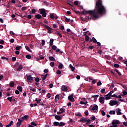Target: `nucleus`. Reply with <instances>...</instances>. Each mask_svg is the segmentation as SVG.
Instances as JSON below:
<instances>
[{"mask_svg": "<svg viewBox=\"0 0 127 127\" xmlns=\"http://www.w3.org/2000/svg\"><path fill=\"white\" fill-rule=\"evenodd\" d=\"M107 10L105 6L103 5V0H97L95 4L94 10H90L88 11H82V14L87 13L94 18H99L100 15L106 14Z\"/></svg>", "mask_w": 127, "mask_h": 127, "instance_id": "1", "label": "nucleus"}, {"mask_svg": "<svg viewBox=\"0 0 127 127\" xmlns=\"http://www.w3.org/2000/svg\"><path fill=\"white\" fill-rule=\"evenodd\" d=\"M39 11H40V14H42L43 17H46V15H47V13L46 12V10H45V9H39Z\"/></svg>", "mask_w": 127, "mask_h": 127, "instance_id": "2", "label": "nucleus"}, {"mask_svg": "<svg viewBox=\"0 0 127 127\" xmlns=\"http://www.w3.org/2000/svg\"><path fill=\"white\" fill-rule=\"evenodd\" d=\"M110 106H115V105H117V106H119V102L116 101V100H111L110 101V103H109Z\"/></svg>", "mask_w": 127, "mask_h": 127, "instance_id": "3", "label": "nucleus"}, {"mask_svg": "<svg viewBox=\"0 0 127 127\" xmlns=\"http://www.w3.org/2000/svg\"><path fill=\"white\" fill-rule=\"evenodd\" d=\"M43 26L45 27L48 30V33L51 34L52 33V32L51 30H52V28L51 27H49V26L47 25L46 24H43Z\"/></svg>", "mask_w": 127, "mask_h": 127, "instance_id": "4", "label": "nucleus"}, {"mask_svg": "<svg viewBox=\"0 0 127 127\" xmlns=\"http://www.w3.org/2000/svg\"><path fill=\"white\" fill-rule=\"evenodd\" d=\"M27 82L31 83L33 81V77L31 76V75L26 74Z\"/></svg>", "mask_w": 127, "mask_h": 127, "instance_id": "5", "label": "nucleus"}, {"mask_svg": "<svg viewBox=\"0 0 127 127\" xmlns=\"http://www.w3.org/2000/svg\"><path fill=\"white\" fill-rule=\"evenodd\" d=\"M68 99L70 102H75V99H74V94L72 93L70 95L68 96Z\"/></svg>", "mask_w": 127, "mask_h": 127, "instance_id": "6", "label": "nucleus"}, {"mask_svg": "<svg viewBox=\"0 0 127 127\" xmlns=\"http://www.w3.org/2000/svg\"><path fill=\"white\" fill-rule=\"evenodd\" d=\"M112 125H121V123L119 120H114L112 122Z\"/></svg>", "mask_w": 127, "mask_h": 127, "instance_id": "7", "label": "nucleus"}, {"mask_svg": "<svg viewBox=\"0 0 127 127\" xmlns=\"http://www.w3.org/2000/svg\"><path fill=\"white\" fill-rule=\"evenodd\" d=\"M99 101L101 104H104L105 103V97H101L99 98Z\"/></svg>", "mask_w": 127, "mask_h": 127, "instance_id": "8", "label": "nucleus"}, {"mask_svg": "<svg viewBox=\"0 0 127 127\" xmlns=\"http://www.w3.org/2000/svg\"><path fill=\"white\" fill-rule=\"evenodd\" d=\"M18 122L16 123V127H19L21 126V123H22V120H20V119H18Z\"/></svg>", "mask_w": 127, "mask_h": 127, "instance_id": "9", "label": "nucleus"}, {"mask_svg": "<svg viewBox=\"0 0 127 127\" xmlns=\"http://www.w3.org/2000/svg\"><path fill=\"white\" fill-rule=\"evenodd\" d=\"M84 36L85 37V41L86 42H88V41H89V39H90V37H89V36H88V35H87V32H84Z\"/></svg>", "mask_w": 127, "mask_h": 127, "instance_id": "10", "label": "nucleus"}, {"mask_svg": "<svg viewBox=\"0 0 127 127\" xmlns=\"http://www.w3.org/2000/svg\"><path fill=\"white\" fill-rule=\"evenodd\" d=\"M55 116V119H56V120H57V121H61V116H59L58 115H53V117Z\"/></svg>", "mask_w": 127, "mask_h": 127, "instance_id": "11", "label": "nucleus"}, {"mask_svg": "<svg viewBox=\"0 0 127 127\" xmlns=\"http://www.w3.org/2000/svg\"><path fill=\"white\" fill-rule=\"evenodd\" d=\"M35 18H37V19H40L42 18V15H40V14H37L35 15Z\"/></svg>", "mask_w": 127, "mask_h": 127, "instance_id": "12", "label": "nucleus"}, {"mask_svg": "<svg viewBox=\"0 0 127 127\" xmlns=\"http://www.w3.org/2000/svg\"><path fill=\"white\" fill-rule=\"evenodd\" d=\"M61 90L62 91H65V92H67L68 91V88H67V87L65 86L64 85H63L62 86Z\"/></svg>", "mask_w": 127, "mask_h": 127, "instance_id": "13", "label": "nucleus"}, {"mask_svg": "<svg viewBox=\"0 0 127 127\" xmlns=\"http://www.w3.org/2000/svg\"><path fill=\"white\" fill-rule=\"evenodd\" d=\"M89 19H91V18H90V17L86 16L85 18H82V20L83 21H86V22H87V21H89Z\"/></svg>", "mask_w": 127, "mask_h": 127, "instance_id": "14", "label": "nucleus"}, {"mask_svg": "<svg viewBox=\"0 0 127 127\" xmlns=\"http://www.w3.org/2000/svg\"><path fill=\"white\" fill-rule=\"evenodd\" d=\"M122 110H121V109L120 108H118V111H116L117 113V115L121 116V115H122Z\"/></svg>", "mask_w": 127, "mask_h": 127, "instance_id": "15", "label": "nucleus"}, {"mask_svg": "<svg viewBox=\"0 0 127 127\" xmlns=\"http://www.w3.org/2000/svg\"><path fill=\"white\" fill-rule=\"evenodd\" d=\"M99 108L98 107V105H94V106L92 108L93 111H98Z\"/></svg>", "mask_w": 127, "mask_h": 127, "instance_id": "16", "label": "nucleus"}, {"mask_svg": "<svg viewBox=\"0 0 127 127\" xmlns=\"http://www.w3.org/2000/svg\"><path fill=\"white\" fill-rule=\"evenodd\" d=\"M79 122L80 123H84L87 122V118H82L80 120H79Z\"/></svg>", "mask_w": 127, "mask_h": 127, "instance_id": "17", "label": "nucleus"}, {"mask_svg": "<svg viewBox=\"0 0 127 127\" xmlns=\"http://www.w3.org/2000/svg\"><path fill=\"white\" fill-rule=\"evenodd\" d=\"M105 99L107 100H110L111 99V95L109 94H107L105 96Z\"/></svg>", "mask_w": 127, "mask_h": 127, "instance_id": "18", "label": "nucleus"}, {"mask_svg": "<svg viewBox=\"0 0 127 127\" xmlns=\"http://www.w3.org/2000/svg\"><path fill=\"white\" fill-rule=\"evenodd\" d=\"M29 116L28 115H25L24 117H22L21 118V120H22V121H24V120H27V119H28V117Z\"/></svg>", "mask_w": 127, "mask_h": 127, "instance_id": "19", "label": "nucleus"}, {"mask_svg": "<svg viewBox=\"0 0 127 127\" xmlns=\"http://www.w3.org/2000/svg\"><path fill=\"white\" fill-rule=\"evenodd\" d=\"M59 95H56L55 97V103H57L58 101H59Z\"/></svg>", "mask_w": 127, "mask_h": 127, "instance_id": "20", "label": "nucleus"}, {"mask_svg": "<svg viewBox=\"0 0 127 127\" xmlns=\"http://www.w3.org/2000/svg\"><path fill=\"white\" fill-rule=\"evenodd\" d=\"M23 69V67H22V65H20L18 66V68L16 69L17 71H20V70H22Z\"/></svg>", "mask_w": 127, "mask_h": 127, "instance_id": "21", "label": "nucleus"}, {"mask_svg": "<svg viewBox=\"0 0 127 127\" xmlns=\"http://www.w3.org/2000/svg\"><path fill=\"white\" fill-rule=\"evenodd\" d=\"M49 60H50V61H56L55 58L52 56L49 57Z\"/></svg>", "mask_w": 127, "mask_h": 127, "instance_id": "22", "label": "nucleus"}, {"mask_svg": "<svg viewBox=\"0 0 127 127\" xmlns=\"http://www.w3.org/2000/svg\"><path fill=\"white\" fill-rule=\"evenodd\" d=\"M53 42H54V39H52L50 40V46H52V45H53Z\"/></svg>", "mask_w": 127, "mask_h": 127, "instance_id": "23", "label": "nucleus"}, {"mask_svg": "<svg viewBox=\"0 0 127 127\" xmlns=\"http://www.w3.org/2000/svg\"><path fill=\"white\" fill-rule=\"evenodd\" d=\"M50 17L51 18V19H54L55 16H54V13H51L50 14Z\"/></svg>", "mask_w": 127, "mask_h": 127, "instance_id": "24", "label": "nucleus"}, {"mask_svg": "<svg viewBox=\"0 0 127 127\" xmlns=\"http://www.w3.org/2000/svg\"><path fill=\"white\" fill-rule=\"evenodd\" d=\"M41 99H38V98H36L35 99V101L37 102V104H40V102H41Z\"/></svg>", "mask_w": 127, "mask_h": 127, "instance_id": "25", "label": "nucleus"}, {"mask_svg": "<svg viewBox=\"0 0 127 127\" xmlns=\"http://www.w3.org/2000/svg\"><path fill=\"white\" fill-rule=\"evenodd\" d=\"M65 124L64 122H60V123H59V127H64V126H65Z\"/></svg>", "mask_w": 127, "mask_h": 127, "instance_id": "26", "label": "nucleus"}, {"mask_svg": "<svg viewBox=\"0 0 127 127\" xmlns=\"http://www.w3.org/2000/svg\"><path fill=\"white\" fill-rule=\"evenodd\" d=\"M54 125L55 127H59V122H54Z\"/></svg>", "mask_w": 127, "mask_h": 127, "instance_id": "27", "label": "nucleus"}, {"mask_svg": "<svg viewBox=\"0 0 127 127\" xmlns=\"http://www.w3.org/2000/svg\"><path fill=\"white\" fill-rule=\"evenodd\" d=\"M69 68H70L71 71H74L75 70V67H74L71 64H69Z\"/></svg>", "mask_w": 127, "mask_h": 127, "instance_id": "28", "label": "nucleus"}, {"mask_svg": "<svg viewBox=\"0 0 127 127\" xmlns=\"http://www.w3.org/2000/svg\"><path fill=\"white\" fill-rule=\"evenodd\" d=\"M47 76H48V73L44 75V76L42 77V80L44 81V80H45V79H46V77H47Z\"/></svg>", "mask_w": 127, "mask_h": 127, "instance_id": "29", "label": "nucleus"}, {"mask_svg": "<svg viewBox=\"0 0 127 127\" xmlns=\"http://www.w3.org/2000/svg\"><path fill=\"white\" fill-rule=\"evenodd\" d=\"M58 68L60 69H62V68H63V64L61 63H60V64L58 66Z\"/></svg>", "mask_w": 127, "mask_h": 127, "instance_id": "30", "label": "nucleus"}, {"mask_svg": "<svg viewBox=\"0 0 127 127\" xmlns=\"http://www.w3.org/2000/svg\"><path fill=\"white\" fill-rule=\"evenodd\" d=\"M104 58H105V59H107V60H110V59H111V57L108 55H105L104 56Z\"/></svg>", "mask_w": 127, "mask_h": 127, "instance_id": "31", "label": "nucleus"}, {"mask_svg": "<svg viewBox=\"0 0 127 127\" xmlns=\"http://www.w3.org/2000/svg\"><path fill=\"white\" fill-rule=\"evenodd\" d=\"M110 115H116V111H111L109 112Z\"/></svg>", "mask_w": 127, "mask_h": 127, "instance_id": "32", "label": "nucleus"}, {"mask_svg": "<svg viewBox=\"0 0 127 127\" xmlns=\"http://www.w3.org/2000/svg\"><path fill=\"white\" fill-rule=\"evenodd\" d=\"M21 48V46H17L15 48V50L18 51V50H20Z\"/></svg>", "mask_w": 127, "mask_h": 127, "instance_id": "33", "label": "nucleus"}, {"mask_svg": "<svg viewBox=\"0 0 127 127\" xmlns=\"http://www.w3.org/2000/svg\"><path fill=\"white\" fill-rule=\"evenodd\" d=\"M80 104L81 105H87V104H88V101H86V102H84L83 101H80Z\"/></svg>", "mask_w": 127, "mask_h": 127, "instance_id": "34", "label": "nucleus"}, {"mask_svg": "<svg viewBox=\"0 0 127 127\" xmlns=\"http://www.w3.org/2000/svg\"><path fill=\"white\" fill-rule=\"evenodd\" d=\"M1 59H2V60H5V61H8V58L4 57H1Z\"/></svg>", "mask_w": 127, "mask_h": 127, "instance_id": "35", "label": "nucleus"}, {"mask_svg": "<svg viewBox=\"0 0 127 127\" xmlns=\"http://www.w3.org/2000/svg\"><path fill=\"white\" fill-rule=\"evenodd\" d=\"M25 49H26V50H27V51H29V52H31V50H30L28 46H25Z\"/></svg>", "mask_w": 127, "mask_h": 127, "instance_id": "36", "label": "nucleus"}, {"mask_svg": "<svg viewBox=\"0 0 127 127\" xmlns=\"http://www.w3.org/2000/svg\"><path fill=\"white\" fill-rule=\"evenodd\" d=\"M75 115L76 117H82V114H81V113H80V112L77 113H75Z\"/></svg>", "mask_w": 127, "mask_h": 127, "instance_id": "37", "label": "nucleus"}, {"mask_svg": "<svg viewBox=\"0 0 127 127\" xmlns=\"http://www.w3.org/2000/svg\"><path fill=\"white\" fill-rule=\"evenodd\" d=\"M52 49H53V50H56L57 49V47L55 45H54L52 46Z\"/></svg>", "mask_w": 127, "mask_h": 127, "instance_id": "38", "label": "nucleus"}, {"mask_svg": "<svg viewBox=\"0 0 127 127\" xmlns=\"http://www.w3.org/2000/svg\"><path fill=\"white\" fill-rule=\"evenodd\" d=\"M31 126H34V127H36V126H37V124H36V123H35L34 122H31Z\"/></svg>", "mask_w": 127, "mask_h": 127, "instance_id": "39", "label": "nucleus"}, {"mask_svg": "<svg viewBox=\"0 0 127 127\" xmlns=\"http://www.w3.org/2000/svg\"><path fill=\"white\" fill-rule=\"evenodd\" d=\"M14 86V82L10 83V87H11V88H13Z\"/></svg>", "mask_w": 127, "mask_h": 127, "instance_id": "40", "label": "nucleus"}, {"mask_svg": "<svg viewBox=\"0 0 127 127\" xmlns=\"http://www.w3.org/2000/svg\"><path fill=\"white\" fill-rule=\"evenodd\" d=\"M7 100L9 102H12V97L7 98Z\"/></svg>", "mask_w": 127, "mask_h": 127, "instance_id": "41", "label": "nucleus"}, {"mask_svg": "<svg viewBox=\"0 0 127 127\" xmlns=\"http://www.w3.org/2000/svg\"><path fill=\"white\" fill-rule=\"evenodd\" d=\"M105 91H106V89L105 88H102L100 92L102 93V94H105Z\"/></svg>", "mask_w": 127, "mask_h": 127, "instance_id": "42", "label": "nucleus"}, {"mask_svg": "<svg viewBox=\"0 0 127 127\" xmlns=\"http://www.w3.org/2000/svg\"><path fill=\"white\" fill-rule=\"evenodd\" d=\"M26 58H27V59H31V56L29 55H27L26 56Z\"/></svg>", "mask_w": 127, "mask_h": 127, "instance_id": "43", "label": "nucleus"}, {"mask_svg": "<svg viewBox=\"0 0 127 127\" xmlns=\"http://www.w3.org/2000/svg\"><path fill=\"white\" fill-rule=\"evenodd\" d=\"M122 94H123V96H127V91H123L122 92Z\"/></svg>", "mask_w": 127, "mask_h": 127, "instance_id": "44", "label": "nucleus"}, {"mask_svg": "<svg viewBox=\"0 0 127 127\" xmlns=\"http://www.w3.org/2000/svg\"><path fill=\"white\" fill-rule=\"evenodd\" d=\"M92 41L94 43H97V40L96 39V38H95V37L92 38Z\"/></svg>", "mask_w": 127, "mask_h": 127, "instance_id": "45", "label": "nucleus"}, {"mask_svg": "<svg viewBox=\"0 0 127 127\" xmlns=\"http://www.w3.org/2000/svg\"><path fill=\"white\" fill-rule=\"evenodd\" d=\"M60 111H61V113H62V114H63V113H65V110H64L63 108H61L60 109Z\"/></svg>", "mask_w": 127, "mask_h": 127, "instance_id": "46", "label": "nucleus"}, {"mask_svg": "<svg viewBox=\"0 0 127 127\" xmlns=\"http://www.w3.org/2000/svg\"><path fill=\"white\" fill-rule=\"evenodd\" d=\"M54 65H55L54 62H52L50 63V66H51V67H54Z\"/></svg>", "mask_w": 127, "mask_h": 127, "instance_id": "47", "label": "nucleus"}, {"mask_svg": "<svg viewBox=\"0 0 127 127\" xmlns=\"http://www.w3.org/2000/svg\"><path fill=\"white\" fill-rule=\"evenodd\" d=\"M93 48H95V47L93 46H91L88 47V49H90V50H93Z\"/></svg>", "mask_w": 127, "mask_h": 127, "instance_id": "48", "label": "nucleus"}, {"mask_svg": "<svg viewBox=\"0 0 127 127\" xmlns=\"http://www.w3.org/2000/svg\"><path fill=\"white\" fill-rule=\"evenodd\" d=\"M98 97H99V95H93L91 96L90 99H93V98H98Z\"/></svg>", "mask_w": 127, "mask_h": 127, "instance_id": "49", "label": "nucleus"}, {"mask_svg": "<svg viewBox=\"0 0 127 127\" xmlns=\"http://www.w3.org/2000/svg\"><path fill=\"white\" fill-rule=\"evenodd\" d=\"M65 20L66 22H70V19L67 18V17H65Z\"/></svg>", "mask_w": 127, "mask_h": 127, "instance_id": "50", "label": "nucleus"}, {"mask_svg": "<svg viewBox=\"0 0 127 127\" xmlns=\"http://www.w3.org/2000/svg\"><path fill=\"white\" fill-rule=\"evenodd\" d=\"M74 4H75V5H78V4H79V1H74Z\"/></svg>", "mask_w": 127, "mask_h": 127, "instance_id": "51", "label": "nucleus"}, {"mask_svg": "<svg viewBox=\"0 0 127 127\" xmlns=\"http://www.w3.org/2000/svg\"><path fill=\"white\" fill-rule=\"evenodd\" d=\"M111 97H112V98H118V95H116V94H113V95H111Z\"/></svg>", "mask_w": 127, "mask_h": 127, "instance_id": "52", "label": "nucleus"}, {"mask_svg": "<svg viewBox=\"0 0 127 127\" xmlns=\"http://www.w3.org/2000/svg\"><path fill=\"white\" fill-rule=\"evenodd\" d=\"M114 67L115 68H119V67H120V64H114Z\"/></svg>", "mask_w": 127, "mask_h": 127, "instance_id": "53", "label": "nucleus"}, {"mask_svg": "<svg viewBox=\"0 0 127 127\" xmlns=\"http://www.w3.org/2000/svg\"><path fill=\"white\" fill-rule=\"evenodd\" d=\"M101 114L102 116H106V113L105 111H104V110L101 111Z\"/></svg>", "mask_w": 127, "mask_h": 127, "instance_id": "54", "label": "nucleus"}, {"mask_svg": "<svg viewBox=\"0 0 127 127\" xmlns=\"http://www.w3.org/2000/svg\"><path fill=\"white\" fill-rule=\"evenodd\" d=\"M57 35H59L60 36V37H62V34H61V33H60V32H57Z\"/></svg>", "mask_w": 127, "mask_h": 127, "instance_id": "55", "label": "nucleus"}, {"mask_svg": "<svg viewBox=\"0 0 127 127\" xmlns=\"http://www.w3.org/2000/svg\"><path fill=\"white\" fill-rule=\"evenodd\" d=\"M85 115L86 117H88V115H89V113L88 112V110L85 111Z\"/></svg>", "mask_w": 127, "mask_h": 127, "instance_id": "56", "label": "nucleus"}, {"mask_svg": "<svg viewBox=\"0 0 127 127\" xmlns=\"http://www.w3.org/2000/svg\"><path fill=\"white\" fill-rule=\"evenodd\" d=\"M16 61V57H12V61H13V62H14L15 61Z\"/></svg>", "mask_w": 127, "mask_h": 127, "instance_id": "57", "label": "nucleus"}, {"mask_svg": "<svg viewBox=\"0 0 127 127\" xmlns=\"http://www.w3.org/2000/svg\"><path fill=\"white\" fill-rule=\"evenodd\" d=\"M97 86H101L102 85V82L101 81H98L97 83Z\"/></svg>", "mask_w": 127, "mask_h": 127, "instance_id": "58", "label": "nucleus"}, {"mask_svg": "<svg viewBox=\"0 0 127 127\" xmlns=\"http://www.w3.org/2000/svg\"><path fill=\"white\" fill-rule=\"evenodd\" d=\"M57 74L58 75H60L61 74V71L60 70H58L57 71Z\"/></svg>", "mask_w": 127, "mask_h": 127, "instance_id": "59", "label": "nucleus"}, {"mask_svg": "<svg viewBox=\"0 0 127 127\" xmlns=\"http://www.w3.org/2000/svg\"><path fill=\"white\" fill-rule=\"evenodd\" d=\"M90 119L92 121H95L96 120V117L95 116H93L92 117H91Z\"/></svg>", "mask_w": 127, "mask_h": 127, "instance_id": "60", "label": "nucleus"}, {"mask_svg": "<svg viewBox=\"0 0 127 127\" xmlns=\"http://www.w3.org/2000/svg\"><path fill=\"white\" fill-rule=\"evenodd\" d=\"M42 45H45V40H42Z\"/></svg>", "mask_w": 127, "mask_h": 127, "instance_id": "61", "label": "nucleus"}, {"mask_svg": "<svg viewBox=\"0 0 127 127\" xmlns=\"http://www.w3.org/2000/svg\"><path fill=\"white\" fill-rule=\"evenodd\" d=\"M35 81L36 82H37V83H38V82H39V78H38V77L36 78L35 79Z\"/></svg>", "mask_w": 127, "mask_h": 127, "instance_id": "62", "label": "nucleus"}, {"mask_svg": "<svg viewBox=\"0 0 127 127\" xmlns=\"http://www.w3.org/2000/svg\"><path fill=\"white\" fill-rule=\"evenodd\" d=\"M9 42H10L11 43H13V42H14V39H11L9 40Z\"/></svg>", "mask_w": 127, "mask_h": 127, "instance_id": "63", "label": "nucleus"}, {"mask_svg": "<svg viewBox=\"0 0 127 127\" xmlns=\"http://www.w3.org/2000/svg\"><path fill=\"white\" fill-rule=\"evenodd\" d=\"M123 125H124V126H125V127H127V122H124V123H123Z\"/></svg>", "mask_w": 127, "mask_h": 127, "instance_id": "64", "label": "nucleus"}]
</instances>
